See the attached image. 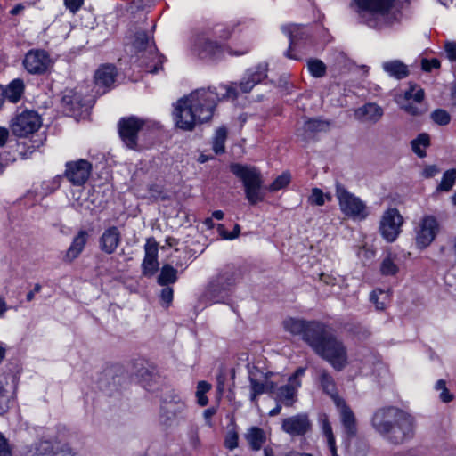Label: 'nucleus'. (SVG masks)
<instances>
[{"mask_svg":"<svg viewBox=\"0 0 456 456\" xmlns=\"http://www.w3.org/2000/svg\"><path fill=\"white\" fill-rule=\"evenodd\" d=\"M319 420L321 423L322 433L327 439V444H332V442L336 440L328 416L326 414H322L320 416Z\"/></svg>","mask_w":456,"mask_h":456,"instance_id":"nucleus-44","label":"nucleus"},{"mask_svg":"<svg viewBox=\"0 0 456 456\" xmlns=\"http://www.w3.org/2000/svg\"><path fill=\"white\" fill-rule=\"evenodd\" d=\"M336 198L341 212L353 220H364L369 213L365 204L359 197L347 191L339 183H336Z\"/></svg>","mask_w":456,"mask_h":456,"instance_id":"nucleus-7","label":"nucleus"},{"mask_svg":"<svg viewBox=\"0 0 456 456\" xmlns=\"http://www.w3.org/2000/svg\"><path fill=\"white\" fill-rule=\"evenodd\" d=\"M424 90L417 86L416 85H410V87L408 90L404 92L403 94V102H411V101H413L419 104L420 102L424 99Z\"/></svg>","mask_w":456,"mask_h":456,"instance_id":"nucleus-36","label":"nucleus"},{"mask_svg":"<svg viewBox=\"0 0 456 456\" xmlns=\"http://www.w3.org/2000/svg\"><path fill=\"white\" fill-rule=\"evenodd\" d=\"M227 138V130L224 127H219L213 138V151L216 154H222L225 151V142Z\"/></svg>","mask_w":456,"mask_h":456,"instance_id":"nucleus-35","label":"nucleus"},{"mask_svg":"<svg viewBox=\"0 0 456 456\" xmlns=\"http://www.w3.org/2000/svg\"><path fill=\"white\" fill-rule=\"evenodd\" d=\"M211 388V385L207 381H200L197 385L196 397L197 402L200 406H206L208 403V399L206 396V393Z\"/></svg>","mask_w":456,"mask_h":456,"instance_id":"nucleus-42","label":"nucleus"},{"mask_svg":"<svg viewBox=\"0 0 456 456\" xmlns=\"http://www.w3.org/2000/svg\"><path fill=\"white\" fill-rule=\"evenodd\" d=\"M302 28L297 25H289L283 28V31L288 35L289 39V49L286 53V56L290 59L297 60V56L290 54V51H292L299 39L303 37Z\"/></svg>","mask_w":456,"mask_h":456,"instance_id":"nucleus-31","label":"nucleus"},{"mask_svg":"<svg viewBox=\"0 0 456 456\" xmlns=\"http://www.w3.org/2000/svg\"><path fill=\"white\" fill-rule=\"evenodd\" d=\"M230 169L233 175L241 180L246 199L251 205H256L264 200L263 180L257 168L235 163L231 165Z\"/></svg>","mask_w":456,"mask_h":456,"instance_id":"nucleus-5","label":"nucleus"},{"mask_svg":"<svg viewBox=\"0 0 456 456\" xmlns=\"http://www.w3.org/2000/svg\"><path fill=\"white\" fill-rule=\"evenodd\" d=\"M330 123L318 118L308 119L304 124L305 132L317 133L328 130Z\"/></svg>","mask_w":456,"mask_h":456,"instance_id":"nucleus-39","label":"nucleus"},{"mask_svg":"<svg viewBox=\"0 0 456 456\" xmlns=\"http://www.w3.org/2000/svg\"><path fill=\"white\" fill-rule=\"evenodd\" d=\"M147 121L130 116L123 118L118 122V134L125 145L131 150H138V134L142 131Z\"/></svg>","mask_w":456,"mask_h":456,"instance_id":"nucleus-11","label":"nucleus"},{"mask_svg":"<svg viewBox=\"0 0 456 456\" xmlns=\"http://www.w3.org/2000/svg\"><path fill=\"white\" fill-rule=\"evenodd\" d=\"M115 67L112 65H105L99 68L94 76L97 86H110L115 81Z\"/></svg>","mask_w":456,"mask_h":456,"instance_id":"nucleus-28","label":"nucleus"},{"mask_svg":"<svg viewBox=\"0 0 456 456\" xmlns=\"http://www.w3.org/2000/svg\"><path fill=\"white\" fill-rule=\"evenodd\" d=\"M267 77V64L260 63L255 68L247 70L244 77L239 84L242 93L250 92L255 86Z\"/></svg>","mask_w":456,"mask_h":456,"instance_id":"nucleus-18","label":"nucleus"},{"mask_svg":"<svg viewBox=\"0 0 456 456\" xmlns=\"http://www.w3.org/2000/svg\"><path fill=\"white\" fill-rule=\"evenodd\" d=\"M290 174L288 172L282 173L281 175L269 185L268 189L270 191H277L286 187L290 182Z\"/></svg>","mask_w":456,"mask_h":456,"instance_id":"nucleus-45","label":"nucleus"},{"mask_svg":"<svg viewBox=\"0 0 456 456\" xmlns=\"http://www.w3.org/2000/svg\"><path fill=\"white\" fill-rule=\"evenodd\" d=\"M397 102L400 104L402 110L411 116H420L427 111V108L422 102L418 104L413 101L411 102H403L398 99Z\"/></svg>","mask_w":456,"mask_h":456,"instance_id":"nucleus-37","label":"nucleus"},{"mask_svg":"<svg viewBox=\"0 0 456 456\" xmlns=\"http://www.w3.org/2000/svg\"><path fill=\"white\" fill-rule=\"evenodd\" d=\"M399 268L395 264V259L390 256H387L381 265H380V273L382 275H395L398 273Z\"/></svg>","mask_w":456,"mask_h":456,"instance_id":"nucleus-40","label":"nucleus"},{"mask_svg":"<svg viewBox=\"0 0 456 456\" xmlns=\"http://www.w3.org/2000/svg\"><path fill=\"white\" fill-rule=\"evenodd\" d=\"M225 446L230 450H233L238 446V435L230 433L225 438Z\"/></svg>","mask_w":456,"mask_h":456,"instance_id":"nucleus-58","label":"nucleus"},{"mask_svg":"<svg viewBox=\"0 0 456 456\" xmlns=\"http://www.w3.org/2000/svg\"><path fill=\"white\" fill-rule=\"evenodd\" d=\"M143 274L145 275H152L159 267L158 258L156 257H145L142 264Z\"/></svg>","mask_w":456,"mask_h":456,"instance_id":"nucleus-49","label":"nucleus"},{"mask_svg":"<svg viewBox=\"0 0 456 456\" xmlns=\"http://www.w3.org/2000/svg\"><path fill=\"white\" fill-rule=\"evenodd\" d=\"M163 403H174L175 405H178L179 403H184V401L181 398L180 395L172 393L166 396L163 400Z\"/></svg>","mask_w":456,"mask_h":456,"instance_id":"nucleus-61","label":"nucleus"},{"mask_svg":"<svg viewBox=\"0 0 456 456\" xmlns=\"http://www.w3.org/2000/svg\"><path fill=\"white\" fill-rule=\"evenodd\" d=\"M305 368H303V367L297 368L296 370V371L294 372V374L291 377H289V382L293 383V384H297V383L301 384L299 378L302 377L305 374Z\"/></svg>","mask_w":456,"mask_h":456,"instance_id":"nucleus-60","label":"nucleus"},{"mask_svg":"<svg viewBox=\"0 0 456 456\" xmlns=\"http://www.w3.org/2000/svg\"><path fill=\"white\" fill-rule=\"evenodd\" d=\"M323 324L318 321H305L294 317H288L282 322L286 331L294 336H300L308 346L315 336L321 332Z\"/></svg>","mask_w":456,"mask_h":456,"instance_id":"nucleus-10","label":"nucleus"},{"mask_svg":"<svg viewBox=\"0 0 456 456\" xmlns=\"http://www.w3.org/2000/svg\"><path fill=\"white\" fill-rule=\"evenodd\" d=\"M41 145H43V139H28L17 144V152L22 159H26Z\"/></svg>","mask_w":456,"mask_h":456,"instance_id":"nucleus-32","label":"nucleus"},{"mask_svg":"<svg viewBox=\"0 0 456 456\" xmlns=\"http://www.w3.org/2000/svg\"><path fill=\"white\" fill-rule=\"evenodd\" d=\"M440 231V224L433 215H424L415 227V241L419 248H428Z\"/></svg>","mask_w":456,"mask_h":456,"instance_id":"nucleus-12","label":"nucleus"},{"mask_svg":"<svg viewBox=\"0 0 456 456\" xmlns=\"http://www.w3.org/2000/svg\"><path fill=\"white\" fill-rule=\"evenodd\" d=\"M384 115L382 107L375 102H368L354 110V116L361 123L376 124Z\"/></svg>","mask_w":456,"mask_h":456,"instance_id":"nucleus-19","label":"nucleus"},{"mask_svg":"<svg viewBox=\"0 0 456 456\" xmlns=\"http://www.w3.org/2000/svg\"><path fill=\"white\" fill-rule=\"evenodd\" d=\"M371 426L379 435L394 444L411 439L415 433L414 417L395 406L377 409L371 418Z\"/></svg>","mask_w":456,"mask_h":456,"instance_id":"nucleus-2","label":"nucleus"},{"mask_svg":"<svg viewBox=\"0 0 456 456\" xmlns=\"http://www.w3.org/2000/svg\"><path fill=\"white\" fill-rule=\"evenodd\" d=\"M298 387H300V383L293 384L290 382L279 388L276 387L275 399L281 402L285 406L290 407L297 400Z\"/></svg>","mask_w":456,"mask_h":456,"instance_id":"nucleus-22","label":"nucleus"},{"mask_svg":"<svg viewBox=\"0 0 456 456\" xmlns=\"http://www.w3.org/2000/svg\"><path fill=\"white\" fill-rule=\"evenodd\" d=\"M325 198L328 200H331V197L324 194L321 189L314 188L308 200L312 205L322 206L325 203Z\"/></svg>","mask_w":456,"mask_h":456,"instance_id":"nucleus-47","label":"nucleus"},{"mask_svg":"<svg viewBox=\"0 0 456 456\" xmlns=\"http://www.w3.org/2000/svg\"><path fill=\"white\" fill-rule=\"evenodd\" d=\"M438 173H439V169L437 168V167L435 165H432V166L427 167L423 170V176L426 178H431Z\"/></svg>","mask_w":456,"mask_h":456,"instance_id":"nucleus-62","label":"nucleus"},{"mask_svg":"<svg viewBox=\"0 0 456 456\" xmlns=\"http://www.w3.org/2000/svg\"><path fill=\"white\" fill-rule=\"evenodd\" d=\"M440 399L444 403H449L452 400V395L449 392L447 388H444L440 394Z\"/></svg>","mask_w":456,"mask_h":456,"instance_id":"nucleus-64","label":"nucleus"},{"mask_svg":"<svg viewBox=\"0 0 456 456\" xmlns=\"http://www.w3.org/2000/svg\"><path fill=\"white\" fill-rule=\"evenodd\" d=\"M403 224V218L398 209L390 208L381 216L379 232L387 241L393 242L400 234Z\"/></svg>","mask_w":456,"mask_h":456,"instance_id":"nucleus-14","label":"nucleus"},{"mask_svg":"<svg viewBox=\"0 0 456 456\" xmlns=\"http://www.w3.org/2000/svg\"><path fill=\"white\" fill-rule=\"evenodd\" d=\"M382 69L389 77L397 80H402L410 74L408 66L399 60L383 62Z\"/></svg>","mask_w":456,"mask_h":456,"instance_id":"nucleus-24","label":"nucleus"},{"mask_svg":"<svg viewBox=\"0 0 456 456\" xmlns=\"http://www.w3.org/2000/svg\"><path fill=\"white\" fill-rule=\"evenodd\" d=\"M84 0H64L66 7L75 13L83 4Z\"/></svg>","mask_w":456,"mask_h":456,"instance_id":"nucleus-59","label":"nucleus"},{"mask_svg":"<svg viewBox=\"0 0 456 456\" xmlns=\"http://www.w3.org/2000/svg\"><path fill=\"white\" fill-rule=\"evenodd\" d=\"M54 456H75L76 452L68 443H58L53 447Z\"/></svg>","mask_w":456,"mask_h":456,"instance_id":"nucleus-48","label":"nucleus"},{"mask_svg":"<svg viewBox=\"0 0 456 456\" xmlns=\"http://www.w3.org/2000/svg\"><path fill=\"white\" fill-rule=\"evenodd\" d=\"M387 295L383 290H373L370 293V299L375 305L378 310H384Z\"/></svg>","mask_w":456,"mask_h":456,"instance_id":"nucleus-46","label":"nucleus"},{"mask_svg":"<svg viewBox=\"0 0 456 456\" xmlns=\"http://www.w3.org/2000/svg\"><path fill=\"white\" fill-rule=\"evenodd\" d=\"M431 118L433 121L440 126H445L449 124L451 120V117L449 113L444 110H436L431 114Z\"/></svg>","mask_w":456,"mask_h":456,"instance_id":"nucleus-50","label":"nucleus"},{"mask_svg":"<svg viewBox=\"0 0 456 456\" xmlns=\"http://www.w3.org/2000/svg\"><path fill=\"white\" fill-rule=\"evenodd\" d=\"M273 375L271 371L264 372L256 366L248 365L249 400L256 406L259 395L275 392L277 385L270 379Z\"/></svg>","mask_w":456,"mask_h":456,"instance_id":"nucleus-8","label":"nucleus"},{"mask_svg":"<svg viewBox=\"0 0 456 456\" xmlns=\"http://www.w3.org/2000/svg\"><path fill=\"white\" fill-rule=\"evenodd\" d=\"M121 243V232L117 226L105 229L99 238V248L105 254H113Z\"/></svg>","mask_w":456,"mask_h":456,"instance_id":"nucleus-20","label":"nucleus"},{"mask_svg":"<svg viewBox=\"0 0 456 456\" xmlns=\"http://www.w3.org/2000/svg\"><path fill=\"white\" fill-rule=\"evenodd\" d=\"M429 136L427 134H420L415 140L411 142L412 151L420 158L426 155L425 151L420 149V146L424 148L429 145Z\"/></svg>","mask_w":456,"mask_h":456,"instance_id":"nucleus-41","label":"nucleus"},{"mask_svg":"<svg viewBox=\"0 0 456 456\" xmlns=\"http://www.w3.org/2000/svg\"><path fill=\"white\" fill-rule=\"evenodd\" d=\"M217 48V44L215 41L206 40L203 45V51L212 53Z\"/></svg>","mask_w":456,"mask_h":456,"instance_id":"nucleus-63","label":"nucleus"},{"mask_svg":"<svg viewBox=\"0 0 456 456\" xmlns=\"http://www.w3.org/2000/svg\"><path fill=\"white\" fill-rule=\"evenodd\" d=\"M235 268L227 265L208 282L202 297L210 303H222L229 296L236 283Z\"/></svg>","mask_w":456,"mask_h":456,"instance_id":"nucleus-6","label":"nucleus"},{"mask_svg":"<svg viewBox=\"0 0 456 456\" xmlns=\"http://www.w3.org/2000/svg\"><path fill=\"white\" fill-rule=\"evenodd\" d=\"M24 92L25 84L20 78L13 79L6 86H4V98L12 103L19 102L21 100Z\"/></svg>","mask_w":456,"mask_h":456,"instance_id":"nucleus-26","label":"nucleus"},{"mask_svg":"<svg viewBox=\"0 0 456 456\" xmlns=\"http://www.w3.org/2000/svg\"><path fill=\"white\" fill-rule=\"evenodd\" d=\"M64 111L71 114L80 109V96L73 91H68L61 98Z\"/></svg>","mask_w":456,"mask_h":456,"instance_id":"nucleus-33","label":"nucleus"},{"mask_svg":"<svg viewBox=\"0 0 456 456\" xmlns=\"http://www.w3.org/2000/svg\"><path fill=\"white\" fill-rule=\"evenodd\" d=\"M145 257L158 258V243L153 238H149L146 240L145 246Z\"/></svg>","mask_w":456,"mask_h":456,"instance_id":"nucleus-51","label":"nucleus"},{"mask_svg":"<svg viewBox=\"0 0 456 456\" xmlns=\"http://www.w3.org/2000/svg\"><path fill=\"white\" fill-rule=\"evenodd\" d=\"M312 424L306 414H297L283 419L281 428L290 436H304L311 429Z\"/></svg>","mask_w":456,"mask_h":456,"instance_id":"nucleus-17","label":"nucleus"},{"mask_svg":"<svg viewBox=\"0 0 456 456\" xmlns=\"http://www.w3.org/2000/svg\"><path fill=\"white\" fill-rule=\"evenodd\" d=\"M335 404L339 410L340 419L346 433L353 437L357 433L356 419L354 412L342 398H335Z\"/></svg>","mask_w":456,"mask_h":456,"instance_id":"nucleus-21","label":"nucleus"},{"mask_svg":"<svg viewBox=\"0 0 456 456\" xmlns=\"http://www.w3.org/2000/svg\"><path fill=\"white\" fill-rule=\"evenodd\" d=\"M444 50L448 59L451 61H456V42L446 41L444 43Z\"/></svg>","mask_w":456,"mask_h":456,"instance_id":"nucleus-56","label":"nucleus"},{"mask_svg":"<svg viewBox=\"0 0 456 456\" xmlns=\"http://www.w3.org/2000/svg\"><path fill=\"white\" fill-rule=\"evenodd\" d=\"M455 180H456V170L455 169L447 170L444 174L441 183L439 184L437 189L440 191H448L452 188V186L455 183Z\"/></svg>","mask_w":456,"mask_h":456,"instance_id":"nucleus-43","label":"nucleus"},{"mask_svg":"<svg viewBox=\"0 0 456 456\" xmlns=\"http://www.w3.org/2000/svg\"><path fill=\"white\" fill-rule=\"evenodd\" d=\"M440 68V61L438 59H422L421 69L426 72H430L434 69Z\"/></svg>","mask_w":456,"mask_h":456,"instance_id":"nucleus-55","label":"nucleus"},{"mask_svg":"<svg viewBox=\"0 0 456 456\" xmlns=\"http://www.w3.org/2000/svg\"><path fill=\"white\" fill-rule=\"evenodd\" d=\"M218 101V94L210 88L197 89L179 99L173 111L175 126L191 131L198 124L210 120Z\"/></svg>","mask_w":456,"mask_h":456,"instance_id":"nucleus-1","label":"nucleus"},{"mask_svg":"<svg viewBox=\"0 0 456 456\" xmlns=\"http://www.w3.org/2000/svg\"><path fill=\"white\" fill-rule=\"evenodd\" d=\"M177 281V271L170 265H164L158 277V283L161 286L175 283Z\"/></svg>","mask_w":456,"mask_h":456,"instance_id":"nucleus-34","label":"nucleus"},{"mask_svg":"<svg viewBox=\"0 0 456 456\" xmlns=\"http://www.w3.org/2000/svg\"><path fill=\"white\" fill-rule=\"evenodd\" d=\"M245 439L252 450L259 451L266 441V436L262 428L251 427L245 433Z\"/></svg>","mask_w":456,"mask_h":456,"instance_id":"nucleus-27","label":"nucleus"},{"mask_svg":"<svg viewBox=\"0 0 456 456\" xmlns=\"http://www.w3.org/2000/svg\"><path fill=\"white\" fill-rule=\"evenodd\" d=\"M132 45L135 53H148L151 56V62L142 60V63L145 65L146 69L150 73H157L162 68L161 56L157 53V49L150 37L144 30L136 31L134 35Z\"/></svg>","mask_w":456,"mask_h":456,"instance_id":"nucleus-9","label":"nucleus"},{"mask_svg":"<svg viewBox=\"0 0 456 456\" xmlns=\"http://www.w3.org/2000/svg\"><path fill=\"white\" fill-rule=\"evenodd\" d=\"M173 295H174V290L172 288H170L168 286H165L161 289L160 299L166 305V307H168L169 305L171 304V302L173 300Z\"/></svg>","mask_w":456,"mask_h":456,"instance_id":"nucleus-54","label":"nucleus"},{"mask_svg":"<svg viewBox=\"0 0 456 456\" xmlns=\"http://www.w3.org/2000/svg\"><path fill=\"white\" fill-rule=\"evenodd\" d=\"M218 231L221 236L225 240H233L240 235V227L239 224H235L233 231L232 232H227L224 230V226L223 224H218Z\"/></svg>","mask_w":456,"mask_h":456,"instance_id":"nucleus-52","label":"nucleus"},{"mask_svg":"<svg viewBox=\"0 0 456 456\" xmlns=\"http://www.w3.org/2000/svg\"><path fill=\"white\" fill-rule=\"evenodd\" d=\"M395 4V0H352L350 7L361 23L380 29L398 20L399 12Z\"/></svg>","mask_w":456,"mask_h":456,"instance_id":"nucleus-3","label":"nucleus"},{"mask_svg":"<svg viewBox=\"0 0 456 456\" xmlns=\"http://www.w3.org/2000/svg\"><path fill=\"white\" fill-rule=\"evenodd\" d=\"M88 239V232L85 230H80L77 236L72 240L71 245L68 248L65 260L71 262L76 259L83 251Z\"/></svg>","mask_w":456,"mask_h":456,"instance_id":"nucleus-25","label":"nucleus"},{"mask_svg":"<svg viewBox=\"0 0 456 456\" xmlns=\"http://www.w3.org/2000/svg\"><path fill=\"white\" fill-rule=\"evenodd\" d=\"M51 445L47 441H40L35 444V453L32 456H44L50 451Z\"/></svg>","mask_w":456,"mask_h":456,"instance_id":"nucleus-53","label":"nucleus"},{"mask_svg":"<svg viewBox=\"0 0 456 456\" xmlns=\"http://www.w3.org/2000/svg\"><path fill=\"white\" fill-rule=\"evenodd\" d=\"M0 456H12L7 439L0 433Z\"/></svg>","mask_w":456,"mask_h":456,"instance_id":"nucleus-57","label":"nucleus"},{"mask_svg":"<svg viewBox=\"0 0 456 456\" xmlns=\"http://www.w3.org/2000/svg\"><path fill=\"white\" fill-rule=\"evenodd\" d=\"M91 170V163L81 159L66 164L65 176L73 185L80 186L87 181Z\"/></svg>","mask_w":456,"mask_h":456,"instance_id":"nucleus-16","label":"nucleus"},{"mask_svg":"<svg viewBox=\"0 0 456 456\" xmlns=\"http://www.w3.org/2000/svg\"><path fill=\"white\" fill-rule=\"evenodd\" d=\"M185 403H179L178 405L169 403H162L160 408V416L165 419V422L171 421L175 418L183 416L185 411Z\"/></svg>","mask_w":456,"mask_h":456,"instance_id":"nucleus-29","label":"nucleus"},{"mask_svg":"<svg viewBox=\"0 0 456 456\" xmlns=\"http://www.w3.org/2000/svg\"><path fill=\"white\" fill-rule=\"evenodd\" d=\"M52 64L49 54L44 50H30L23 60L25 69L33 75L45 74Z\"/></svg>","mask_w":456,"mask_h":456,"instance_id":"nucleus-15","label":"nucleus"},{"mask_svg":"<svg viewBox=\"0 0 456 456\" xmlns=\"http://www.w3.org/2000/svg\"><path fill=\"white\" fill-rule=\"evenodd\" d=\"M309 346L336 370H342L348 363L346 346L325 324Z\"/></svg>","mask_w":456,"mask_h":456,"instance_id":"nucleus-4","label":"nucleus"},{"mask_svg":"<svg viewBox=\"0 0 456 456\" xmlns=\"http://www.w3.org/2000/svg\"><path fill=\"white\" fill-rule=\"evenodd\" d=\"M10 379L14 380L15 378L11 374L0 375V415L7 412L11 407L12 396L8 389Z\"/></svg>","mask_w":456,"mask_h":456,"instance_id":"nucleus-23","label":"nucleus"},{"mask_svg":"<svg viewBox=\"0 0 456 456\" xmlns=\"http://www.w3.org/2000/svg\"><path fill=\"white\" fill-rule=\"evenodd\" d=\"M319 380L323 392L329 395L334 402L335 398H340L337 394L334 379L326 370H319Z\"/></svg>","mask_w":456,"mask_h":456,"instance_id":"nucleus-30","label":"nucleus"},{"mask_svg":"<svg viewBox=\"0 0 456 456\" xmlns=\"http://www.w3.org/2000/svg\"><path fill=\"white\" fill-rule=\"evenodd\" d=\"M41 118L34 110H23L12 120L11 130L19 137H25L36 132L41 126Z\"/></svg>","mask_w":456,"mask_h":456,"instance_id":"nucleus-13","label":"nucleus"},{"mask_svg":"<svg viewBox=\"0 0 456 456\" xmlns=\"http://www.w3.org/2000/svg\"><path fill=\"white\" fill-rule=\"evenodd\" d=\"M307 68L314 77H323L326 75L327 67L319 59H309L307 61Z\"/></svg>","mask_w":456,"mask_h":456,"instance_id":"nucleus-38","label":"nucleus"}]
</instances>
